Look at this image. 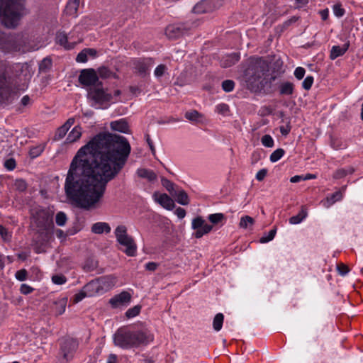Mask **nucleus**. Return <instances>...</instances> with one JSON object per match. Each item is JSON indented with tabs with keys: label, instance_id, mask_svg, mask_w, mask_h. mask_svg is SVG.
<instances>
[{
	"label": "nucleus",
	"instance_id": "13d9d810",
	"mask_svg": "<svg viewBox=\"0 0 363 363\" xmlns=\"http://www.w3.org/2000/svg\"><path fill=\"white\" fill-rule=\"evenodd\" d=\"M167 69V66L163 64H161L155 68L154 71V74L157 78L161 77L162 76H163Z\"/></svg>",
	"mask_w": 363,
	"mask_h": 363
},
{
	"label": "nucleus",
	"instance_id": "412c9836",
	"mask_svg": "<svg viewBox=\"0 0 363 363\" xmlns=\"http://www.w3.org/2000/svg\"><path fill=\"white\" fill-rule=\"evenodd\" d=\"M84 291L88 294L89 297L101 294L97 279H94L87 283L84 286Z\"/></svg>",
	"mask_w": 363,
	"mask_h": 363
},
{
	"label": "nucleus",
	"instance_id": "09e8293b",
	"mask_svg": "<svg viewBox=\"0 0 363 363\" xmlns=\"http://www.w3.org/2000/svg\"><path fill=\"white\" fill-rule=\"evenodd\" d=\"M276 233H277L276 228L272 229L271 230H269L268 232L267 235H264L260 238L259 242L261 243H267V242L272 240L276 235Z\"/></svg>",
	"mask_w": 363,
	"mask_h": 363
},
{
	"label": "nucleus",
	"instance_id": "1a4fd4ad",
	"mask_svg": "<svg viewBox=\"0 0 363 363\" xmlns=\"http://www.w3.org/2000/svg\"><path fill=\"white\" fill-rule=\"evenodd\" d=\"M79 82L84 86L94 87L101 85L99 82V76L94 69H84L80 72L78 77Z\"/></svg>",
	"mask_w": 363,
	"mask_h": 363
},
{
	"label": "nucleus",
	"instance_id": "9d476101",
	"mask_svg": "<svg viewBox=\"0 0 363 363\" xmlns=\"http://www.w3.org/2000/svg\"><path fill=\"white\" fill-rule=\"evenodd\" d=\"M191 228L195 230L194 236L199 239L209 233L212 230L213 226L206 223L201 216H197L191 221Z\"/></svg>",
	"mask_w": 363,
	"mask_h": 363
},
{
	"label": "nucleus",
	"instance_id": "37998d69",
	"mask_svg": "<svg viewBox=\"0 0 363 363\" xmlns=\"http://www.w3.org/2000/svg\"><path fill=\"white\" fill-rule=\"evenodd\" d=\"M284 149L278 148L270 155L269 160L272 162H276L284 156Z\"/></svg>",
	"mask_w": 363,
	"mask_h": 363
},
{
	"label": "nucleus",
	"instance_id": "4468645a",
	"mask_svg": "<svg viewBox=\"0 0 363 363\" xmlns=\"http://www.w3.org/2000/svg\"><path fill=\"white\" fill-rule=\"evenodd\" d=\"M16 77L28 80L32 77V69L28 63H17L11 68Z\"/></svg>",
	"mask_w": 363,
	"mask_h": 363
},
{
	"label": "nucleus",
	"instance_id": "f8f14e48",
	"mask_svg": "<svg viewBox=\"0 0 363 363\" xmlns=\"http://www.w3.org/2000/svg\"><path fill=\"white\" fill-rule=\"evenodd\" d=\"M192 27L189 23L169 25L166 28V35L171 39L179 38L187 33Z\"/></svg>",
	"mask_w": 363,
	"mask_h": 363
},
{
	"label": "nucleus",
	"instance_id": "a19ab883",
	"mask_svg": "<svg viewBox=\"0 0 363 363\" xmlns=\"http://www.w3.org/2000/svg\"><path fill=\"white\" fill-rule=\"evenodd\" d=\"M208 219L211 223L216 225L221 223L225 219V216L221 213H213L208 216Z\"/></svg>",
	"mask_w": 363,
	"mask_h": 363
},
{
	"label": "nucleus",
	"instance_id": "b1692460",
	"mask_svg": "<svg viewBox=\"0 0 363 363\" xmlns=\"http://www.w3.org/2000/svg\"><path fill=\"white\" fill-rule=\"evenodd\" d=\"M279 92L280 95L291 96L294 91V84L291 82H283L279 84Z\"/></svg>",
	"mask_w": 363,
	"mask_h": 363
},
{
	"label": "nucleus",
	"instance_id": "c85d7f7f",
	"mask_svg": "<svg viewBox=\"0 0 363 363\" xmlns=\"http://www.w3.org/2000/svg\"><path fill=\"white\" fill-rule=\"evenodd\" d=\"M355 172V169L352 166H347L344 168H340L335 171L333 174V177L335 179H340L345 177L347 175L352 174Z\"/></svg>",
	"mask_w": 363,
	"mask_h": 363
},
{
	"label": "nucleus",
	"instance_id": "680f3d73",
	"mask_svg": "<svg viewBox=\"0 0 363 363\" xmlns=\"http://www.w3.org/2000/svg\"><path fill=\"white\" fill-rule=\"evenodd\" d=\"M337 270L341 276H345L350 272L349 267L342 263L337 265Z\"/></svg>",
	"mask_w": 363,
	"mask_h": 363
},
{
	"label": "nucleus",
	"instance_id": "cd10ccee",
	"mask_svg": "<svg viewBox=\"0 0 363 363\" xmlns=\"http://www.w3.org/2000/svg\"><path fill=\"white\" fill-rule=\"evenodd\" d=\"M137 174L139 177L146 179L149 182H155L157 178V174L152 170L145 168L138 169Z\"/></svg>",
	"mask_w": 363,
	"mask_h": 363
},
{
	"label": "nucleus",
	"instance_id": "0eeeda50",
	"mask_svg": "<svg viewBox=\"0 0 363 363\" xmlns=\"http://www.w3.org/2000/svg\"><path fill=\"white\" fill-rule=\"evenodd\" d=\"M101 86V84L90 87L87 93V98L91 101V106L96 108H106L112 99L111 94Z\"/></svg>",
	"mask_w": 363,
	"mask_h": 363
},
{
	"label": "nucleus",
	"instance_id": "f704fd0d",
	"mask_svg": "<svg viewBox=\"0 0 363 363\" xmlns=\"http://www.w3.org/2000/svg\"><path fill=\"white\" fill-rule=\"evenodd\" d=\"M55 311L57 315H62L65 313L66 306H67V299L62 298L60 300L57 301L55 303Z\"/></svg>",
	"mask_w": 363,
	"mask_h": 363
},
{
	"label": "nucleus",
	"instance_id": "49530a36",
	"mask_svg": "<svg viewBox=\"0 0 363 363\" xmlns=\"http://www.w3.org/2000/svg\"><path fill=\"white\" fill-rule=\"evenodd\" d=\"M114 234L116 240H119L121 238L128 235L127 228L123 225H118L115 229Z\"/></svg>",
	"mask_w": 363,
	"mask_h": 363
},
{
	"label": "nucleus",
	"instance_id": "72a5a7b5",
	"mask_svg": "<svg viewBox=\"0 0 363 363\" xmlns=\"http://www.w3.org/2000/svg\"><path fill=\"white\" fill-rule=\"evenodd\" d=\"M98 267V262L92 258L86 259L83 265V269L85 272H92Z\"/></svg>",
	"mask_w": 363,
	"mask_h": 363
},
{
	"label": "nucleus",
	"instance_id": "79ce46f5",
	"mask_svg": "<svg viewBox=\"0 0 363 363\" xmlns=\"http://www.w3.org/2000/svg\"><path fill=\"white\" fill-rule=\"evenodd\" d=\"M44 150V146L37 145L32 147L29 150V155L32 159H35L40 156Z\"/></svg>",
	"mask_w": 363,
	"mask_h": 363
},
{
	"label": "nucleus",
	"instance_id": "338daca9",
	"mask_svg": "<svg viewBox=\"0 0 363 363\" xmlns=\"http://www.w3.org/2000/svg\"><path fill=\"white\" fill-rule=\"evenodd\" d=\"M67 131L68 130H67L66 127H64L63 125L60 126L56 132L55 138L58 140L62 139L63 137L65 136Z\"/></svg>",
	"mask_w": 363,
	"mask_h": 363
},
{
	"label": "nucleus",
	"instance_id": "39448f33",
	"mask_svg": "<svg viewBox=\"0 0 363 363\" xmlns=\"http://www.w3.org/2000/svg\"><path fill=\"white\" fill-rule=\"evenodd\" d=\"M0 49L5 52H30L38 48L33 45L28 36L23 34H0Z\"/></svg>",
	"mask_w": 363,
	"mask_h": 363
},
{
	"label": "nucleus",
	"instance_id": "603ef678",
	"mask_svg": "<svg viewBox=\"0 0 363 363\" xmlns=\"http://www.w3.org/2000/svg\"><path fill=\"white\" fill-rule=\"evenodd\" d=\"M286 125H281L279 127L280 133L284 136L288 135L289 133H290L291 130V125L290 119L289 118H286Z\"/></svg>",
	"mask_w": 363,
	"mask_h": 363
},
{
	"label": "nucleus",
	"instance_id": "7ed1b4c3",
	"mask_svg": "<svg viewBox=\"0 0 363 363\" xmlns=\"http://www.w3.org/2000/svg\"><path fill=\"white\" fill-rule=\"evenodd\" d=\"M113 343L123 350L145 346L154 340L153 334L147 329L131 330L127 328H118L113 335Z\"/></svg>",
	"mask_w": 363,
	"mask_h": 363
},
{
	"label": "nucleus",
	"instance_id": "20e7f679",
	"mask_svg": "<svg viewBox=\"0 0 363 363\" xmlns=\"http://www.w3.org/2000/svg\"><path fill=\"white\" fill-rule=\"evenodd\" d=\"M27 13L26 0H0V22L5 28H17Z\"/></svg>",
	"mask_w": 363,
	"mask_h": 363
},
{
	"label": "nucleus",
	"instance_id": "e433bc0d",
	"mask_svg": "<svg viewBox=\"0 0 363 363\" xmlns=\"http://www.w3.org/2000/svg\"><path fill=\"white\" fill-rule=\"evenodd\" d=\"M184 116L187 120L191 122H199L202 115L196 110H191L186 112Z\"/></svg>",
	"mask_w": 363,
	"mask_h": 363
},
{
	"label": "nucleus",
	"instance_id": "69168bd1",
	"mask_svg": "<svg viewBox=\"0 0 363 363\" xmlns=\"http://www.w3.org/2000/svg\"><path fill=\"white\" fill-rule=\"evenodd\" d=\"M27 271L24 269L18 270L16 272L15 277L18 281H25L27 278Z\"/></svg>",
	"mask_w": 363,
	"mask_h": 363
},
{
	"label": "nucleus",
	"instance_id": "6ab92c4d",
	"mask_svg": "<svg viewBox=\"0 0 363 363\" xmlns=\"http://www.w3.org/2000/svg\"><path fill=\"white\" fill-rule=\"evenodd\" d=\"M215 0H203L195 5L193 11L196 13L211 11L214 9Z\"/></svg>",
	"mask_w": 363,
	"mask_h": 363
},
{
	"label": "nucleus",
	"instance_id": "bf43d9fd",
	"mask_svg": "<svg viewBox=\"0 0 363 363\" xmlns=\"http://www.w3.org/2000/svg\"><path fill=\"white\" fill-rule=\"evenodd\" d=\"M0 235L1 236L4 241H10L11 238V235L9 233L7 229L2 225H0Z\"/></svg>",
	"mask_w": 363,
	"mask_h": 363
},
{
	"label": "nucleus",
	"instance_id": "ddd939ff",
	"mask_svg": "<svg viewBox=\"0 0 363 363\" xmlns=\"http://www.w3.org/2000/svg\"><path fill=\"white\" fill-rule=\"evenodd\" d=\"M78 347V342L73 338L64 339L60 345V353L66 362L71 359Z\"/></svg>",
	"mask_w": 363,
	"mask_h": 363
},
{
	"label": "nucleus",
	"instance_id": "5701e85b",
	"mask_svg": "<svg viewBox=\"0 0 363 363\" xmlns=\"http://www.w3.org/2000/svg\"><path fill=\"white\" fill-rule=\"evenodd\" d=\"M350 43H345L342 47L339 45L333 46L330 50V58L335 60L340 56H342L348 50Z\"/></svg>",
	"mask_w": 363,
	"mask_h": 363
},
{
	"label": "nucleus",
	"instance_id": "f03ea898",
	"mask_svg": "<svg viewBox=\"0 0 363 363\" xmlns=\"http://www.w3.org/2000/svg\"><path fill=\"white\" fill-rule=\"evenodd\" d=\"M30 228L35 232L33 245L36 253L44 252L45 246L50 240L55 228L53 214L47 208H36L30 214Z\"/></svg>",
	"mask_w": 363,
	"mask_h": 363
},
{
	"label": "nucleus",
	"instance_id": "f257e3e1",
	"mask_svg": "<svg viewBox=\"0 0 363 363\" xmlns=\"http://www.w3.org/2000/svg\"><path fill=\"white\" fill-rule=\"evenodd\" d=\"M131 151L122 135L99 133L80 147L73 157L65 182L67 198L78 207H100L107 184L125 167Z\"/></svg>",
	"mask_w": 363,
	"mask_h": 363
},
{
	"label": "nucleus",
	"instance_id": "bb28decb",
	"mask_svg": "<svg viewBox=\"0 0 363 363\" xmlns=\"http://www.w3.org/2000/svg\"><path fill=\"white\" fill-rule=\"evenodd\" d=\"M91 232L95 234L109 233L111 232V227L107 223L97 222L92 225Z\"/></svg>",
	"mask_w": 363,
	"mask_h": 363
},
{
	"label": "nucleus",
	"instance_id": "2eb2a0df",
	"mask_svg": "<svg viewBox=\"0 0 363 363\" xmlns=\"http://www.w3.org/2000/svg\"><path fill=\"white\" fill-rule=\"evenodd\" d=\"M131 294L126 291H123L118 294L113 296L109 300V303L113 308H117L120 306H128L131 301Z\"/></svg>",
	"mask_w": 363,
	"mask_h": 363
},
{
	"label": "nucleus",
	"instance_id": "7c9ffc66",
	"mask_svg": "<svg viewBox=\"0 0 363 363\" xmlns=\"http://www.w3.org/2000/svg\"><path fill=\"white\" fill-rule=\"evenodd\" d=\"M82 135V128L80 126H75L72 131L68 134L67 140L69 143H73L80 138Z\"/></svg>",
	"mask_w": 363,
	"mask_h": 363
},
{
	"label": "nucleus",
	"instance_id": "864d4df0",
	"mask_svg": "<svg viewBox=\"0 0 363 363\" xmlns=\"http://www.w3.org/2000/svg\"><path fill=\"white\" fill-rule=\"evenodd\" d=\"M52 281L55 284L61 285L67 281V278L63 274H55L52 277Z\"/></svg>",
	"mask_w": 363,
	"mask_h": 363
},
{
	"label": "nucleus",
	"instance_id": "c756f323",
	"mask_svg": "<svg viewBox=\"0 0 363 363\" xmlns=\"http://www.w3.org/2000/svg\"><path fill=\"white\" fill-rule=\"evenodd\" d=\"M79 0H69L65 7V12L69 16H77Z\"/></svg>",
	"mask_w": 363,
	"mask_h": 363
},
{
	"label": "nucleus",
	"instance_id": "9b49d317",
	"mask_svg": "<svg viewBox=\"0 0 363 363\" xmlns=\"http://www.w3.org/2000/svg\"><path fill=\"white\" fill-rule=\"evenodd\" d=\"M153 64V60L150 57L136 58L132 61L133 69L142 77L148 74Z\"/></svg>",
	"mask_w": 363,
	"mask_h": 363
},
{
	"label": "nucleus",
	"instance_id": "2f4dec72",
	"mask_svg": "<svg viewBox=\"0 0 363 363\" xmlns=\"http://www.w3.org/2000/svg\"><path fill=\"white\" fill-rule=\"evenodd\" d=\"M306 216L307 212L303 208H302L301 211L297 215L289 218V223L293 225L298 224L301 223Z\"/></svg>",
	"mask_w": 363,
	"mask_h": 363
},
{
	"label": "nucleus",
	"instance_id": "774afa93",
	"mask_svg": "<svg viewBox=\"0 0 363 363\" xmlns=\"http://www.w3.org/2000/svg\"><path fill=\"white\" fill-rule=\"evenodd\" d=\"M88 296V294L84 291V288L83 289L74 296V302L78 303L81 301L83 298Z\"/></svg>",
	"mask_w": 363,
	"mask_h": 363
},
{
	"label": "nucleus",
	"instance_id": "a18cd8bd",
	"mask_svg": "<svg viewBox=\"0 0 363 363\" xmlns=\"http://www.w3.org/2000/svg\"><path fill=\"white\" fill-rule=\"evenodd\" d=\"M67 220V217L64 212L60 211L57 213L55 216V222L58 226H64L66 224Z\"/></svg>",
	"mask_w": 363,
	"mask_h": 363
},
{
	"label": "nucleus",
	"instance_id": "473e14b6",
	"mask_svg": "<svg viewBox=\"0 0 363 363\" xmlns=\"http://www.w3.org/2000/svg\"><path fill=\"white\" fill-rule=\"evenodd\" d=\"M224 320V315L221 313H217L213 320V329L218 332L221 330L223 323Z\"/></svg>",
	"mask_w": 363,
	"mask_h": 363
},
{
	"label": "nucleus",
	"instance_id": "393cba45",
	"mask_svg": "<svg viewBox=\"0 0 363 363\" xmlns=\"http://www.w3.org/2000/svg\"><path fill=\"white\" fill-rule=\"evenodd\" d=\"M172 196L175 199L176 201L181 205L186 206L189 203L188 194L183 189H177Z\"/></svg>",
	"mask_w": 363,
	"mask_h": 363
},
{
	"label": "nucleus",
	"instance_id": "c9c22d12",
	"mask_svg": "<svg viewBox=\"0 0 363 363\" xmlns=\"http://www.w3.org/2000/svg\"><path fill=\"white\" fill-rule=\"evenodd\" d=\"M343 196L342 193L340 191H337L335 193L332 194L326 199V202L328 203V207L334 204L336 201H339L342 200Z\"/></svg>",
	"mask_w": 363,
	"mask_h": 363
},
{
	"label": "nucleus",
	"instance_id": "aec40b11",
	"mask_svg": "<svg viewBox=\"0 0 363 363\" xmlns=\"http://www.w3.org/2000/svg\"><path fill=\"white\" fill-rule=\"evenodd\" d=\"M240 54L233 52L223 57L220 65L223 67H230L240 60Z\"/></svg>",
	"mask_w": 363,
	"mask_h": 363
},
{
	"label": "nucleus",
	"instance_id": "c03bdc74",
	"mask_svg": "<svg viewBox=\"0 0 363 363\" xmlns=\"http://www.w3.org/2000/svg\"><path fill=\"white\" fill-rule=\"evenodd\" d=\"M141 310V306L136 305L133 308L128 309L125 312V316L127 318H132L139 315Z\"/></svg>",
	"mask_w": 363,
	"mask_h": 363
},
{
	"label": "nucleus",
	"instance_id": "0e129e2a",
	"mask_svg": "<svg viewBox=\"0 0 363 363\" xmlns=\"http://www.w3.org/2000/svg\"><path fill=\"white\" fill-rule=\"evenodd\" d=\"M216 110L219 113L225 115L229 111V106L226 104L221 103L216 106Z\"/></svg>",
	"mask_w": 363,
	"mask_h": 363
},
{
	"label": "nucleus",
	"instance_id": "052dcab7",
	"mask_svg": "<svg viewBox=\"0 0 363 363\" xmlns=\"http://www.w3.org/2000/svg\"><path fill=\"white\" fill-rule=\"evenodd\" d=\"M88 60V55L86 49L82 50L77 56L76 61L77 62L84 63Z\"/></svg>",
	"mask_w": 363,
	"mask_h": 363
},
{
	"label": "nucleus",
	"instance_id": "de8ad7c7",
	"mask_svg": "<svg viewBox=\"0 0 363 363\" xmlns=\"http://www.w3.org/2000/svg\"><path fill=\"white\" fill-rule=\"evenodd\" d=\"M222 89L225 92H230L234 89L235 82L230 79L224 80L222 82Z\"/></svg>",
	"mask_w": 363,
	"mask_h": 363
},
{
	"label": "nucleus",
	"instance_id": "8fccbe9b",
	"mask_svg": "<svg viewBox=\"0 0 363 363\" xmlns=\"http://www.w3.org/2000/svg\"><path fill=\"white\" fill-rule=\"evenodd\" d=\"M262 144L267 147H272L274 145V140L270 135H264L261 138Z\"/></svg>",
	"mask_w": 363,
	"mask_h": 363
},
{
	"label": "nucleus",
	"instance_id": "5fc2aeb1",
	"mask_svg": "<svg viewBox=\"0 0 363 363\" xmlns=\"http://www.w3.org/2000/svg\"><path fill=\"white\" fill-rule=\"evenodd\" d=\"M314 78L313 76H307L302 82V87L305 90H309L313 84Z\"/></svg>",
	"mask_w": 363,
	"mask_h": 363
},
{
	"label": "nucleus",
	"instance_id": "3c124183",
	"mask_svg": "<svg viewBox=\"0 0 363 363\" xmlns=\"http://www.w3.org/2000/svg\"><path fill=\"white\" fill-rule=\"evenodd\" d=\"M162 184L166 188V189L170 193L171 195H172L176 191V189H174V184L169 181V179H162Z\"/></svg>",
	"mask_w": 363,
	"mask_h": 363
},
{
	"label": "nucleus",
	"instance_id": "dca6fc26",
	"mask_svg": "<svg viewBox=\"0 0 363 363\" xmlns=\"http://www.w3.org/2000/svg\"><path fill=\"white\" fill-rule=\"evenodd\" d=\"M116 240L120 245L125 247L124 252L128 256L133 257L135 255L137 251V246L133 238L131 236L127 235Z\"/></svg>",
	"mask_w": 363,
	"mask_h": 363
},
{
	"label": "nucleus",
	"instance_id": "a878e982",
	"mask_svg": "<svg viewBox=\"0 0 363 363\" xmlns=\"http://www.w3.org/2000/svg\"><path fill=\"white\" fill-rule=\"evenodd\" d=\"M155 200L167 210H172L174 207V201L166 194H160Z\"/></svg>",
	"mask_w": 363,
	"mask_h": 363
},
{
	"label": "nucleus",
	"instance_id": "4be33fe9",
	"mask_svg": "<svg viewBox=\"0 0 363 363\" xmlns=\"http://www.w3.org/2000/svg\"><path fill=\"white\" fill-rule=\"evenodd\" d=\"M110 126L114 131H118L123 133H128L129 131L128 124L125 119L112 121Z\"/></svg>",
	"mask_w": 363,
	"mask_h": 363
},
{
	"label": "nucleus",
	"instance_id": "ea45409f",
	"mask_svg": "<svg viewBox=\"0 0 363 363\" xmlns=\"http://www.w3.org/2000/svg\"><path fill=\"white\" fill-rule=\"evenodd\" d=\"M186 76H187V72H182L179 74V76L177 77V79L175 82V84H177L179 86H183L186 84H190L191 79L188 78Z\"/></svg>",
	"mask_w": 363,
	"mask_h": 363
},
{
	"label": "nucleus",
	"instance_id": "58836bf2",
	"mask_svg": "<svg viewBox=\"0 0 363 363\" xmlns=\"http://www.w3.org/2000/svg\"><path fill=\"white\" fill-rule=\"evenodd\" d=\"M52 67V60L49 57H45L39 64V71L47 72Z\"/></svg>",
	"mask_w": 363,
	"mask_h": 363
},
{
	"label": "nucleus",
	"instance_id": "4d7b16f0",
	"mask_svg": "<svg viewBox=\"0 0 363 363\" xmlns=\"http://www.w3.org/2000/svg\"><path fill=\"white\" fill-rule=\"evenodd\" d=\"M334 15L340 18L345 15V11L340 4H335L333 8Z\"/></svg>",
	"mask_w": 363,
	"mask_h": 363
},
{
	"label": "nucleus",
	"instance_id": "423d86ee",
	"mask_svg": "<svg viewBox=\"0 0 363 363\" xmlns=\"http://www.w3.org/2000/svg\"><path fill=\"white\" fill-rule=\"evenodd\" d=\"M267 71V65L261 57L253 58L250 60L247 68L245 71V76L250 89L257 91L264 85L259 80Z\"/></svg>",
	"mask_w": 363,
	"mask_h": 363
},
{
	"label": "nucleus",
	"instance_id": "f3484780",
	"mask_svg": "<svg viewBox=\"0 0 363 363\" xmlns=\"http://www.w3.org/2000/svg\"><path fill=\"white\" fill-rule=\"evenodd\" d=\"M96 279L101 294L111 290L117 282V278L113 275L103 276L97 278Z\"/></svg>",
	"mask_w": 363,
	"mask_h": 363
},
{
	"label": "nucleus",
	"instance_id": "6e6552de",
	"mask_svg": "<svg viewBox=\"0 0 363 363\" xmlns=\"http://www.w3.org/2000/svg\"><path fill=\"white\" fill-rule=\"evenodd\" d=\"M18 97V91L14 90L4 74H0V106L3 108L12 104Z\"/></svg>",
	"mask_w": 363,
	"mask_h": 363
},
{
	"label": "nucleus",
	"instance_id": "4c0bfd02",
	"mask_svg": "<svg viewBox=\"0 0 363 363\" xmlns=\"http://www.w3.org/2000/svg\"><path fill=\"white\" fill-rule=\"evenodd\" d=\"M255 223V220L253 218L249 216H245L241 217L239 226L240 228L246 229L249 226H252Z\"/></svg>",
	"mask_w": 363,
	"mask_h": 363
},
{
	"label": "nucleus",
	"instance_id": "e2e57ef3",
	"mask_svg": "<svg viewBox=\"0 0 363 363\" xmlns=\"http://www.w3.org/2000/svg\"><path fill=\"white\" fill-rule=\"evenodd\" d=\"M305 73L306 70L303 67H298L295 69L294 74L297 79L301 80L303 78Z\"/></svg>",
	"mask_w": 363,
	"mask_h": 363
},
{
	"label": "nucleus",
	"instance_id": "a211bd4d",
	"mask_svg": "<svg viewBox=\"0 0 363 363\" xmlns=\"http://www.w3.org/2000/svg\"><path fill=\"white\" fill-rule=\"evenodd\" d=\"M71 37H69L65 32H59L56 36V42L66 50L73 49L78 42L69 41Z\"/></svg>",
	"mask_w": 363,
	"mask_h": 363
},
{
	"label": "nucleus",
	"instance_id": "6e6d98bb",
	"mask_svg": "<svg viewBox=\"0 0 363 363\" xmlns=\"http://www.w3.org/2000/svg\"><path fill=\"white\" fill-rule=\"evenodd\" d=\"M112 72L110 71V69L107 67H102L99 68L98 69V74L101 78L106 79L110 77Z\"/></svg>",
	"mask_w": 363,
	"mask_h": 363
}]
</instances>
